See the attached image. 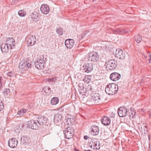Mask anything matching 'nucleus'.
<instances>
[{
    "instance_id": "8",
    "label": "nucleus",
    "mask_w": 151,
    "mask_h": 151,
    "mask_svg": "<svg viewBox=\"0 0 151 151\" xmlns=\"http://www.w3.org/2000/svg\"><path fill=\"white\" fill-rule=\"evenodd\" d=\"M91 101L95 104H99L102 103V99L98 93H95L91 97Z\"/></svg>"
},
{
    "instance_id": "11",
    "label": "nucleus",
    "mask_w": 151,
    "mask_h": 151,
    "mask_svg": "<svg viewBox=\"0 0 151 151\" xmlns=\"http://www.w3.org/2000/svg\"><path fill=\"white\" fill-rule=\"evenodd\" d=\"M5 43L8 45L10 49L14 48L15 45V41L12 37L7 38Z\"/></svg>"
},
{
    "instance_id": "43",
    "label": "nucleus",
    "mask_w": 151,
    "mask_h": 151,
    "mask_svg": "<svg viewBox=\"0 0 151 151\" xmlns=\"http://www.w3.org/2000/svg\"><path fill=\"white\" fill-rule=\"evenodd\" d=\"M53 80V78H48L47 79V81L48 82H50L51 81H52V80Z\"/></svg>"
},
{
    "instance_id": "15",
    "label": "nucleus",
    "mask_w": 151,
    "mask_h": 151,
    "mask_svg": "<svg viewBox=\"0 0 151 151\" xmlns=\"http://www.w3.org/2000/svg\"><path fill=\"white\" fill-rule=\"evenodd\" d=\"M91 133L93 136H96L99 134V127L95 125H92L90 128Z\"/></svg>"
},
{
    "instance_id": "41",
    "label": "nucleus",
    "mask_w": 151,
    "mask_h": 151,
    "mask_svg": "<svg viewBox=\"0 0 151 151\" xmlns=\"http://www.w3.org/2000/svg\"><path fill=\"white\" fill-rule=\"evenodd\" d=\"M7 76L9 77H11L12 76V72H9L7 73Z\"/></svg>"
},
{
    "instance_id": "17",
    "label": "nucleus",
    "mask_w": 151,
    "mask_h": 151,
    "mask_svg": "<svg viewBox=\"0 0 151 151\" xmlns=\"http://www.w3.org/2000/svg\"><path fill=\"white\" fill-rule=\"evenodd\" d=\"M9 146L12 148L16 147L18 144V141L14 138H12L8 141Z\"/></svg>"
},
{
    "instance_id": "13",
    "label": "nucleus",
    "mask_w": 151,
    "mask_h": 151,
    "mask_svg": "<svg viewBox=\"0 0 151 151\" xmlns=\"http://www.w3.org/2000/svg\"><path fill=\"white\" fill-rule=\"evenodd\" d=\"M115 56L119 59H123L125 57L124 52L121 49H117L116 50Z\"/></svg>"
},
{
    "instance_id": "44",
    "label": "nucleus",
    "mask_w": 151,
    "mask_h": 151,
    "mask_svg": "<svg viewBox=\"0 0 151 151\" xmlns=\"http://www.w3.org/2000/svg\"><path fill=\"white\" fill-rule=\"evenodd\" d=\"M88 138V137L87 135H85L84 136V138L86 140Z\"/></svg>"
},
{
    "instance_id": "18",
    "label": "nucleus",
    "mask_w": 151,
    "mask_h": 151,
    "mask_svg": "<svg viewBox=\"0 0 151 151\" xmlns=\"http://www.w3.org/2000/svg\"><path fill=\"white\" fill-rule=\"evenodd\" d=\"M110 78L111 80L116 81L120 78L121 75L117 73L114 72L110 74Z\"/></svg>"
},
{
    "instance_id": "45",
    "label": "nucleus",
    "mask_w": 151,
    "mask_h": 151,
    "mask_svg": "<svg viewBox=\"0 0 151 151\" xmlns=\"http://www.w3.org/2000/svg\"><path fill=\"white\" fill-rule=\"evenodd\" d=\"M75 151H80L79 150H78L77 149H75Z\"/></svg>"
},
{
    "instance_id": "25",
    "label": "nucleus",
    "mask_w": 151,
    "mask_h": 151,
    "mask_svg": "<svg viewBox=\"0 0 151 151\" xmlns=\"http://www.w3.org/2000/svg\"><path fill=\"white\" fill-rule=\"evenodd\" d=\"M30 16L32 20L35 22L37 21L39 19L38 14L36 12L32 13L30 14Z\"/></svg>"
},
{
    "instance_id": "1",
    "label": "nucleus",
    "mask_w": 151,
    "mask_h": 151,
    "mask_svg": "<svg viewBox=\"0 0 151 151\" xmlns=\"http://www.w3.org/2000/svg\"><path fill=\"white\" fill-rule=\"evenodd\" d=\"M105 90L107 94L109 95H113L117 92L118 87V85L115 83H109L106 86Z\"/></svg>"
},
{
    "instance_id": "30",
    "label": "nucleus",
    "mask_w": 151,
    "mask_h": 151,
    "mask_svg": "<svg viewBox=\"0 0 151 151\" xmlns=\"http://www.w3.org/2000/svg\"><path fill=\"white\" fill-rule=\"evenodd\" d=\"M27 111V110L24 109H22L20 110L17 113V114L19 115L22 116L24 115V114L26 113Z\"/></svg>"
},
{
    "instance_id": "27",
    "label": "nucleus",
    "mask_w": 151,
    "mask_h": 151,
    "mask_svg": "<svg viewBox=\"0 0 151 151\" xmlns=\"http://www.w3.org/2000/svg\"><path fill=\"white\" fill-rule=\"evenodd\" d=\"M26 61L24 60H22L19 63V67L20 69L26 67Z\"/></svg>"
},
{
    "instance_id": "46",
    "label": "nucleus",
    "mask_w": 151,
    "mask_h": 151,
    "mask_svg": "<svg viewBox=\"0 0 151 151\" xmlns=\"http://www.w3.org/2000/svg\"><path fill=\"white\" fill-rule=\"evenodd\" d=\"M149 151H151V147L149 149Z\"/></svg>"
},
{
    "instance_id": "37",
    "label": "nucleus",
    "mask_w": 151,
    "mask_h": 151,
    "mask_svg": "<svg viewBox=\"0 0 151 151\" xmlns=\"http://www.w3.org/2000/svg\"><path fill=\"white\" fill-rule=\"evenodd\" d=\"M147 55L150 58L148 59L147 60L146 63L147 64L151 63V55L149 53H148Z\"/></svg>"
},
{
    "instance_id": "12",
    "label": "nucleus",
    "mask_w": 151,
    "mask_h": 151,
    "mask_svg": "<svg viewBox=\"0 0 151 151\" xmlns=\"http://www.w3.org/2000/svg\"><path fill=\"white\" fill-rule=\"evenodd\" d=\"M54 122L56 125H58L62 123V117L61 115L59 113L55 115L54 118Z\"/></svg>"
},
{
    "instance_id": "21",
    "label": "nucleus",
    "mask_w": 151,
    "mask_h": 151,
    "mask_svg": "<svg viewBox=\"0 0 151 151\" xmlns=\"http://www.w3.org/2000/svg\"><path fill=\"white\" fill-rule=\"evenodd\" d=\"M93 69V66L91 64L87 63L83 66V69L85 72L88 73L91 72Z\"/></svg>"
},
{
    "instance_id": "20",
    "label": "nucleus",
    "mask_w": 151,
    "mask_h": 151,
    "mask_svg": "<svg viewBox=\"0 0 151 151\" xmlns=\"http://www.w3.org/2000/svg\"><path fill=\"white\" fill-rule=\"evenodd\" d=\"M1 50L3 53H6L8 52L10 48L6 43H2L0 46Z\"/></svg>"
},
{
    "instance_id": "29",
    "label": "nucleus",
    "mask_w": 151,
    "mask_h": 151,
    "mask_svg": "<svg viewBox=\"0 0 151 151\" xmlns=\"http://www.w3.org/2000/svg\"><path fill=\"white\" fill-rule=\"evenodd\" d=\"M28 141V139L26 136H23L21 138V141L24 145H26Z\"/></svg>"
},
{
    "instance_id": "33",
    "label": "nucleus",
    "mask_w": 151,
    "mask_h": 151,
    "mask_svg": "<svg viewBox=\"0 0 151 151\" xmlns=\"http://www.w3.org/2000/svg\"><path fill=\"white\" fill-rule=\"evenodd\" d=\"M57 33L59 35H62L63 32V29L60 27L57 28L56 29Z\"/></svg>"
},
{
    "instance_id": "31",
    "label": "nucleus",
    "mask_w": 151,
    "mask_h": 151,
    "mask_svg": "<svg viewBox=\"0 0 151 151\" xmlns=\"http://www.w3.org/2000/svg\"><path fill=\"white\" fill-rule=\"evenodd\" d=\"M91 76H90L86 75L85 76L83 81L87 83H88L90 82L91 80Z\"/></svg>"
},
{
    "instance_id": "28",
    "label": "nucleus",
    "mask_w": 151,
    "mask_h": 151,
    "mask_svg": "<svg viewBox=\"0 0 151 151\" xmlns=\"http://www.w3.org/2000/svg\"><path fill=\"white\" fill-rule=\"evenodd\" d=\"M43 91H44V92L46 93L47 95H49L51 93V90L50 88L47 86H46L43 89Z\"/></svg>"
},
{
    "instance_id": "35",
    "label": "nucleus",
    "mask_w": 151,
    "mask_h": 151,
    "mask_svg": "<svg viewBox=\"0 0 151 151\" xmlns=\"http://www.w3.org/2000/svg\"><path fill=\"white\" fill-rule=\"evenodd\" d=\"M142 40V38L139 35H137L135 37V40L137 43H139Z\"/></svg>"
},
{
    "instance_id": "40",
    "label": "nucleus",
    "mask_w": 151,
    "mask_h": 151,
    "mask_svg": "<svg viewBox=\"0 0 151 151\" xmlns=\"http://www.w3.org/2000/svg\"><path fill=\"white\" fill-rule=\"evenodd\" d=\"M88 89V90L89 91H91L92 89H93L92 86H91L89 85L88 86L87 88Z\"/></svg>"
},
{
    "instance_id": "23",
    "label": "nucleus",
    "mask_w": 151,
    "mask_h": 151,
    "mask_svg": "<svg viewBox=\"0 0 151 151\" xmlns=\"http://www.w3.org/2000/svg\"><path fill=\"white\" fill-rule=\"evenodd\" d=\"M75 119L74 117L70 115H68L67 119L66 122L68 125H71L73 124Z\"/></svg>"
},
{
    "instance_id": "16",
    "label": "nucleus",
    "mask_w": 151,
    "mask_h": 151,
    "mask_svg": "<svg viewBox=\"0 0 151 151\" xmlns=\"http://www.w3.org/2000/svg\"><path fill=\"white\" fill-rule=\"evenodd\" d=\"M65 44L67 48L71 49L75 45V41L72 39H68L65 40Z\"/></svg>"
},
{
    "instance_id": "26",
    "label": "nucleus",
    "mask_w": 151,
    "mask_h": 151,
    "mask_svg": "<svg viewBox=\"0 0 151 151\" xmlns=\"http://www.w3.org/2000/svg\"><path fill=\"white\" fill-rule=\"evenodd\" d=\"M59 101V99L58 97H54L51 99L50 103L52 105H55L58 103Z\"/></svg>"
},
{
    "instance_id": "10",
    "label": "nucleus",
    "mask_w": 151,
    "mask_h": 151,
    "mask_svg": "<svg viewBox=\"0 0 151 151\" xmlns=\"http://www.w3.org/2000/svg\"><path fill=\"white\" fill-rule=\"evenodd\" d=\"M38 124H37L35 121L32 120L28 122L27 126L28 127L33 129H37L38 128Z\"/></svg>"
},
{
    "instance_id": "36",
    "label": "nucleus",
    "mask_w": 151,
    "mask_h": 151,
    "mask_svg": "<svg viewBox=\"0 0 151 151\" xmlns=\"http://www.w3.org/2000/svg\"><path fill=\"white\" fill-rule=\"evenodd\" d=\"M26 67L28 68H31L32 67L31 61L28 60L27 61H26Z\"/></svg>"
},
{
    "instance_id": "38",
    "label": "nucleus",
    "mask_w": 151,
    "mask_h": 151,
    "mask_svg": "<svg viewBox=\"0 0 151 151\" xmlns=\"http://www.w3.org/2000/svg\"><path fill=\"white\" fill-rule=\"evenodd\" d=\"M4 108L3 104L2 101L0 100V111H1Z\"/></svg>"
},
{
    "instance_id": "9",
    "label": "nucleus",
    "mask_w": 151,
    "mask_h": 151,
    "mask_svg": "<svg viewBox=\"0 0 151 151\" xmlns=\"http://www.w3.org/2000/svg\"><path fill=\"white\" fill-rule=\"evenodd\" d=\"M118 113L120 117H124L127 114V109L125 107H120L118 109Z\"/></svg>"
},
{
    "instance_id": "39",
    "label": "nucleus",
    "mask_w": 151,
    "mask_h": 151,
    "mask_svg": "<svg viewBox=\"0 0 151 151\" xmlns=\"http://www.w3.org/2000/svg\"><path fill=\"white\" fill-rule=\"evenodd\" d=\"M9 89H5L4 91V94H7L9 93Z\"/></svg>"
},
{
    "instance_id": "42",
    "label": "nucleus",
    "mask_w": 151,
    "mask_h": 151,
    "mask_svg": "<svg viewBox=\"0 0 151 151\" xmlns=\"http://www.w3.org/2000/svg\"><path fill=\"white\" fill-rule=\"evenodd\" d=\"M144 127V133H147V128L146 127V126Z\"/></svg>"
},
{
    "instance_id": "7",
    "label": "nucleus",
    "mask_w": 151,
    "mask_h": 151,
    "mask_svg": "<svg viewBox=\"0 0 151 151\" xmlns=\"http://www.w3.org/2000/svg\"><path fill=\"white\" fill-rule=\"evenodd\" d=\"M37 122L41 125H45L47 126L49 124L47 118L44 116H39Z\"/></svg>"
},
{
    "instance_id": "6",
    "label": "nucleus",
    "mask_w": 151,
    "mask_h": 151,
    "mask_svg": "<svg viewBox=\"0 0 151 151\" xmlns=\"http://www.w3.org/2000/svg\"><path fill=\"white\" fill-rule=\"evenodd\" d=\"M89 145L91 149L93 150H99L100 148L99 141L95 139H91L89 144Z\"/></svg>"
},
{
    "instance_id": "14",
    "label": "nucleus",
    "mask_w": 151,
    "mask_h": 151,
    "mask_svg": "<svg viewBox=\"0 0 151 151\" xmlns=\"http://www.w3.org/2000/svg\"><path fill=\"white\" fill-rule=\"evenodd\" d=\"M36 39L35 36L29 35L28 37L27 44L29 46L33 45L36 42Z\"/></svg>"
},
{
    "instance_id": "19",
    "label": "nucleus",
    "mask_w": 151,
    "mask_h": 151,
    "mask_svg": "<svg viewBox=\"0 0 151 151\" xmlns=\"http://www.w3.org/2000/svg\"><path fill=\"white\" fill-rule=\"evenodd\" d=\"M40 9L41 12L45 14H47L50 11L48 6L45 4H42L41 6Z\"/></svg>"
},
{
    "instance_id": "2",
    "label": "nucleus",
    "mask_w": 151,
    "mask_h": 151,
    "mask_svg": "<svg viewBox=\"0 0 151 151\" xmlns=\"http://www.w3.org/2000/svg\"><path fill=\"white\" fill-rule=\"evenodd\" d=\"M46 61V58H45L43 56H40L37 59L36 61L35 62L36 67L39 70L42 69L44 68L45 63Z\"/></svg>"
},
{
    "instance_id": "22",
    "label": "nucleus",
    "mask_w": 151,
    "mask_h": 151,
    "mask_svg": "<svg viewBox=\"0 0 151 151\" xmlns=\"http://www.w3.org/2000/svg\"><path fill=\"white\" fill-rule=\"evenodd\" d=\"M101 121L102 124L105 126L108 125L110 123V118L105 116L101 119Z\"/></svg>"
},
{
    "instance_id": "32",
    "label": "nucleus",
    "mask_w": 151,
    "mask_h": 151,
    "mask_svg": "<svg viewBox=\"0 0 151 151\" xmlns=\"http://www.w3.org/2000/svg\"><path fill=\"white\" fill-rule=\"evenodd\" d=\"M134 110V109L132 108L130 109V111L129 110V115L130 116H132V117L135 115V112Z\"/></svg>"
},
{
    "instance_id": "34",
    "label": "nucleus",
    "mask_w": 151,
    "mask_h": 151,
    "mask_svg": "<svg viewBox=\"0 0 151 151\" xmlns=\"http://www.w3.org/2000/svg\"><path fill=\"white\" fill-rule=\"evenodd\" d=\"M18 14L20 17H24L26 14V12L24 10H20L18 12Z\"/></svg>"
},
{
    "instance_id": "3",
    "label": "nucleus",
    "mask_w": 151,
    "mask_h": 151,
    "mask_svg": "<svg viewBox=\"0 0 151 151\" xmlns=\"http://www.w3.org/2000/svg\"><path fill=\"white\" fill-rule=\"evenodd\" d=\"M106 68L107 70H112L114 69L117 65V62L114 60H111L106 63Z\"/></svg>"
},
{
    "instance_id": "5",
    "label": "nucleus",
    "mask_w": 151,
    "mask_h": 151,
    "mask_svg": "<svg viewBox=\"0 0 151 151\" xmlns=\"http://www.w3.org/2000/svg\"><path fill=\"white\" fill-rule=\"evenodd\" d=\"M88 58L89 61L95 62L99 60L100 57L97 52H93L89 53Z\"/></svg>"
},
{
    "instance_id": "4",
    "label": "nucleus",
    "mask_w": 151,
    "mask_h": 151,
    "mask_svg": "<svg viewBox=\"0 0 151 151\" xmlns=\"http://www.w3.org/2000/svg\"><path fill=\"white\" fill-rule=\"evenodd\" d=\"M64 133L67 139H70L73 137L74 134V132L72 127H68L65 129Z\"/></svg>"
},
{
    "instance_id": "24",
    "label": "nucleus",
    "mask_w": 151,
    "mask_h": 151,
    "mask_svg": "<svg viewBox=\"0 0 151 151\" xmlns=\"http://www.w3.org/2000/svg\"><path fill=\"white\" fill-rule=\"evenodd\" d=\"M112 31L115 34H121L123 33H126L128 32L127 31L124 29H119L118 28H115L114 29H112Z\"/></svg>"
}]
</instances>
